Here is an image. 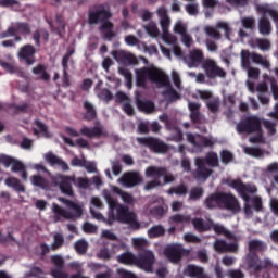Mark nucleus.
<instances>
[{
	"instance_id": "obj_1",
	"label": "nucleus",
	"mask_w": 278,
	"mask_h": 278,
	"mask_svg": "<svg viewBox=\"0 0 278 278\" xmlns=\"http://www.w3.org/2000/svg\"><path fill=\"white\" fill-rule=\"evenodd\" d=\"M204 206L206 210H227V212H231L232 214H239L242 210L238 198L233 193L224 191H216L206 197Z\"/></svg>"
},
{
	"instance_id": "obj_2",
	"label": "nucleus",
	"mask_w": 278,
	"mask_h": 278,
	"mask_svg": "<svg viewBox=\"0 0 278 278\" xmlns=\"http://www.w3.org/2000/svg\"><path fill=\"white\" fill-rule=\"evenodd\" d=\"M112 18V12L105 9H94L88 11V24L89 25H99V31L103 34L104 40H112V38L116 37V33H114V23L110 22Z\"/></svg>"
},
{
	"instance_id": "obj_3",
	"label": "nucleus",
	"mask_w": 278,
	"mask_h": 278,
	"mask_svg": "<svg viewBox=\"0 0 278 278\" xmlns=\"http://www.w3.org/2000/svg\"><path fill=\"white\" fill-rule=\"evenodd\" d=\"M105 201L111 210H116V218L119 223H126L130 225L131 229H140V223L136 219V213L129 211V206H125L118 203V200L114 199L112 194H105Z\"/></svg>"
},
{
	"instance_id": "obj_4",
	"label": "nucleus",
	"mask_w": 278,
	"mask_h": 278,
	"mask_svg": "<svg viewBox=\"0 0 278 278\" xmlns=\"http://www.w3.org/2000/svg\"><path fill=\"white\" fill-rule=\"evenodd\" d=\"M146 177H153L154 179L144 185V190H155V188L175 181V176L166 167L149 166L146 169Z\"/></svg>"
},
{
	"instance_id": "obj_5",
	"label": "nucleus",
	"mask_w": 278,
	"mask_h": 278,
	"mask_svg": "<svg viewBox=\"0 0 278 278\" xmlns=\"http://www.w3.org/2000/svg\"><path fill=\"white\" fill-rule=\"evenodd\" d=\"M59 201L64 203L68 210H73L75 213H71L66 208L60 206L58 203L52 204V212L54 214V222L60 223L61 218H65L66 220H74L75 218H80L84 214L81 206L75 203L73 200H68L66 198H60Z\"/></svg>"
},
{
	"instance_id": "obj_6",
	"label": "nucleus",
	"mask_w": 278,
	"mask_h": 278,
	"mask_svg": "<svg viewBox=\"0 0 278 278\" xmlns=\"http://www.w3.org/2000/svg\"><path fill=\"white\" fill-rule=\"evenodd\" d=\"M256 12L262 14V17L258 20V33L262 36H270L273 34V24L270 20L266 17V14L273 20L276 29H278V11L270 8L268 4H258L256 5Z\"/></svg>"
},
{
	"instance_id": "obj_7",
	"label": "nucleus",
	"mask_w": 278,
	"mask_h": 278,
	"mask_svg": "<svg viewBox=\"0 0 278 278\" xmlns=\"http://www.w3.org/2000/svg\"><path fill=\"white\" fill-rule=\"evenodd\" d=\"M111 55L119 66H138L140 62H143L144 66L141 68H138L137 71H160V68L153 67H147L149 66V60L144 56H136L131 52H127L125 50H113L111 51Z\"/></svg>"
},
{
	"instance_id": "obj_8",
	"label": "nucleus",
	"mask_w": 278,
	"mask_h": 278,
	"mask_svg": "<svg viewBox=\"0 0 278 278\" xmlns=\"http://www.w3.org/2000/svg\"><path fill=\"white\" fill-rule=\"evenodd\" d=\"M230 188L236 190L241 199L245 202L243 212L245 216H253V210L249 201H251V197L249 194H255L257 192V187L253 184H244L240 179H235L229 184Z\"/></svg>"
},
{
	"instance_id": "obj_9",
	"label": "nucleus",
	"mask_w": 278,
	"mask_h": 278,
	"mask_svg": "<svg viewBox=\"0 0 278 278\" xmlns=\"http://www.w3.org/2000/svg\"><path fill=\"white\" fill-rule=\"evenodd\" d=\"M239 134H260L262 131V119L256 115L243 117L236 126Z\"/></svg>"
},
{
	"instance_id": "obj_10",
	"label": "nucleus",
	"mask_w": 278,
	"mask_h": 278,
	"mask_svg": "<svg viewBox=\"0 0 278 278\" xmlns=\"http://www.w3.org/2000/svg\"><path fill=\"white\" fill-rule=\"evenodd\" d=\"M137 142L141 147L149 149L152 153H168V144L157 137H137Z\"/></svg>"
},
{
	"instance_id": "obj_11",
	"label": "nucleus",
	"mask_w": 278,
	"mask_h": 278,
	"mask_svg": "<svg viewBox=\"0 0 278 278\" xmlns=\"http://www.w3.org/2000/svg\"><path fill=\"white\" fill-rule=\"evenodd\" d=\"M51 181L55 188H59L62 194H65L66 197H75V191L73 190L75 175L67 176L56 174L55 176H52Z\"/></svg>"
},
{
	"instance_id": "obj_12",
	"label": "nucleus",
	"mask_w": 278,
	"mask_h": 278,
	"mask_svg": "<svg viewBox=\"0 0 278 278\" xmlns=\"http://www.w3.org/2000/svg\"><path fill=\"white\" fill-rule=\"evenodd\" d=\"M245 263L249 270L253 273H262V270H266V268H270L273 266V262L268 258L260 260V255L254 253H248L245 256Z\"/></svg>"
},
{
	"instance_id": "obj_13",
	"label": "nucleus",
	"mask_w": 278,
	"mask_h": 278,
	"mask_svg": "<svg viewBox=\"0 0 278 278\" xmlns=\"http://www.w3.org/2000/svg\"><path fill=\"white\" fill-rule=\"evenodd\" d=\"M153 264H155V254L151 250H142L137 256V266L146 273H153Z\"/></svg>"
},
{
	"instance_id": "obj_14",
	"label": "nucleus",
	"mask_w": 278,
	"mask_h": 278,
	"mask_svg": "<svg viewBox=\"0 0 278 278\" xmlns=\"http://www.w3.org/2000/svg\"><path fill=\"white\" fill-rule=\"evenodd\" d=\"M156 14L160 18V25L161 29L163 31V40H166L167 42H170L175 40V37L170 35V17L168 16V10H166L164 7H161L157 9Z\"/></svg>"
},
{
	"instance_id": "obj_15",
	"label": "nucleus",
	"mask_w": 278,
	"mask_h": 278,
	"mask_svg": "<svg viewBox=\"0 0 278 278\" xmlns=\"http://www.w3.org/2000/svg\"><path fill=\"white\" fill-rule=\"evenodd\" d=\"M195 167L197 168L192 172V177L197 179V181H207L214 174V169L207 168L205 159L203 157L195 159Z\"/></svg>"
},
{
	"instance_id": "obj_16",
	"label": "nucleus",
	"mask_w": 278,
	"mask_h": 278,
	"mask_svg": "<svg viewBox=\"0 0 278 278\" xmlns=\"http://www.w3.org/2000/svg\"><path fill=\"white\" fill-rule=\"evenodd\" d=\"M17 58L20 62H23L26 66H34V64H36V48L29 43L21 47Z\"/></svg>"
},
{
	"instance_id": "obj_17",
	"label": "nucleus",
	"mask_w": 278,
	"mask_h": 278,
	"mask_svg": "<svg viewBox=\"0 0 278 278\" xmlns=\"http://www.w3.org/2000/svg\"><path fill=\"white\" fill-rule=\"evenodd\" d=\"M184 253H186V250H184V245L181 244H172L164 249V255L172 264H179L184 257Z\"/></svg>"
},
{
	"instance_id": "obj_18",
	"label": "nucleus",
	"mask_w": 278,
	"mask_h": 278,
	"mask_svg": "<svg viewBox=\"0 0 278 278\" xmlns=\"http://www.w3.org/2000/svg\"><path fill=\"white\" fill-rule=\"evenodd\" d=\"M188 110L190 112L189 118L197 125V129H199V125H203L205 123V116L201 114V103L199 102H189Z\"/></svg>"
},
{
	"instance_id": "obj_19",
	"label": "nucleus",
	"mask_w": 278,
	"mask_h": 278,
	"mask_svg": "<svg viewBox=\"0 0 278 278\" xmlns=\"http://www.w3.org/2000/svg\"><path fill=\"white\" fill-rule=\"evenodd\" d=\"M213 249L216 253H238L240 247L238 245V241L227 243V241L223 239H217L213 243Z\"/></svg>"
},
{
	"instance_id": "obj_20",
	"label": "nucleus",
	"mask_w": 278,
	"mask_h": 278,
	"mask_svg": "<svg viewBox=\"0 0 278 278\" xmlns=\"http://www.w3.org/2000/svg\"><path fill=\"white\" fill-rule=\"evenodd\" d=\"M148 79H150L152 84H156L157 88H166V86L168 88L170 86V79L164 72L149 71Z\"/></svg>"
},
{
	"instance_id": "obj_21",
	"label": "nucleus",
	"mask_w": 278,
	"mask_h": 278,
	"mask_svg": "<svg viewBox=\"0 0 278 278\" xmlns=\"http://www.w3.org/2000/svg\"><path fill=\"white\" fill-rule=\"evenodd\" d=\"M189 68H199L205 60V54L201 49H194L189 52V55L185 59Z\"/></svg>"
},
{
	"instance_id": "obj_22",
	"label": "nucleus",
	"mask_w": 278,
	"mask_h": 278,
	"mask_svg": "<svg viewBox=\"0 0 278 278\" xmlns=\"http://www.w3.org/2000/svg\"><path fill=\"white\" fill-rule=\"evenodd\" d=\"M0 163L3 164L5 168L12 166V173H21V170H25V164H23V162L5 154L0 155Z\"/></svg>"
},
{
	"instance_id": "obj_23",
	"label": "nucleus",
	"mask_w": 278,
	"mask_h": 278,
	"mask_svg": "<svg viewBox=\"0 0 278 278\" xmlns=\"http://www.w3.org/2000/svg\"><path fill=\"white\" fill-rule=\"evenodd\" d=\"M80 136L85 138H101V136H108V132L103 131V126H94L92 128L88 126H83L80 129Z\"/></svg>"
},
{
	"instance_id": "obj_24",
	"label": "nucleus",
	"mask_w": 278,
	"mask_h": 278,
	"mask_svg": "<svg viewBox=\"0 0 278 278\" xmlns=\"http://www.w3.org/2000/svg\"><path fill=\"white\" fill-rule=\"evenodd\" d=\"M45 160L50 164V166H60L63 172L71 170L68 163L53 154V152L47 153L45 155Z\"/></svg>"
},
{
	"instance_id": "obj_25",
	"label": "nucleus",
	"mask_w": 278,
	"mask_h": 278,
	"mask_svg": "<svg viewBox=\"0 0 278 278\" xmlns=\"http://www.w3.org/2000/svg\"><path fill=\"white\" fill-rule=\"evenodd\" d=\"M249 253L257 255V253H266L268 244L260 239H253L248 242Z\"/></svg>"
},
{
	"instance_id": "obj_26",
	"label": "nucleus",
	"mask_w": 278,
	"mask_h": 278,
	"mask_svg": "<svg viewBox=\"0 0 278 278\" xmlns=\"http://www.w3.org/2000/svg\"><path fill=\"white\" fill-rule=\"evenodd\" d=\"M122 181L128 188H134L138 184H142V176L136 172H128L122 177Z\"/></svg>"
},
{
	"instance_id": "obj_27",
	"label": "nucleus",
	"mask_w": 278,
	"mask_h": 278,
	"mask_svg": "<svg viewBox=\"0 0 278 278\" xmlns=\"http://www.w3.org/2000/svg\"><path fill=\"white\" fill-rule=\"evenodd\" d=\"M253 55H257V53L250 52L249 50L241 51V66L244 68V71H260V68L251 66V62H253Z\"/></svg>"
},
{
	"instance_id": "obj_28",
	"label": "nucleus",
	"mask_w": 278,
	"mask_h": 278,
	"mask_svg": "<svg viewBox=\"0 0 278 278\" xmlns=\"http://www.w3.org/2000/svg\"><path fill=\"white\" fill-rule=\"evenodd\" d=\"M118 264H124L125 266H137L138 256L131 252H124L116 257Z\"/></svg>"
},
{
	"instance_id": "obj_29",
	"label": "nucleus",
	"mask_w": 278,
	"mask_h": 278,
	"mask_svg": "<svg viewBox=\"0 0 278 278\" xmlns=\"http://www.w3.org/2000/svg\"><path fill=\"white\" fill-rule=\"evenodd\" d=\"M192 225L197 231L200 233H205V231H212V220L205 222L203 218L192 219Z\"/></svg>"
},
{
	"instance_id": "obj_30",
	"label": "nucleus",
	"mask_w": 278,
	"mask_h": 278,
	"mask_svg": "<svg viewBox=\"0 0 278 278\" xmlns=\"http://www.w3.org/2000/svg\"><path fill=\"white\" fill-rule=\"evenodd\" d=\"M198 142L195 149H212L216 144L214 137H205L203 135H197Z\"/></svg>"
},
{
	"instance_id": "obj_31",
	"label": "nucleus",
	"mask_w": 278,
	"mask_h": 278,
	"mask_svg": "<svg viewBox=\"0 0 278 278\" xmlns=\"http://www.w3.org/2000/svg\"><path fill=\"white\" fill-rule=\"evenodd\" d=\"M211 229H213L217 236H225V238L228 240H237V237L233 235V232L227 230V228L220 224H214V222H212Z\"/></svg>"
},
{
	"instance_id": "obj_32",
	"label": "nucleus",
	"mask_w": 278,
	"mask_h": 278,
	"mask_svg": "<svg viewBox=\"0 0 278 278\" xmlns=\"http://www.w3.org/2000/svg\"><path fill=\"white\" fill-rule=\"evenodd\" d=\"M136 103L139 112H146V114L155 112V104L152 101L137 99Z\"/></svg>"
},
{
	"instance_id": "obj_33",
	"label": "nucleus",
	"mask_w": 278,
	"mask_h": 278,
	"mask_svg": "<svg viewBox=\"0 0 278 278\" xmlns=\"http://www.w3.org/2000/svg\"><path fill=\"white\" fill-rule=\"evenodd\" d=\"M160 121H162V123H166V127L167 129H169L170 131H176L177 136H178V140H184V132L181 131V128H179V126L172 124L168 121V115L163 114L160 117Z\"/></svg>"
},
{
	"instance_id": "obj_34",
	"label": "nucleus",
	"mask_w": 278,
	"mask_h": 278,
	"mask_svg": "<svg viewBox=\"0 0 278 278\" xmlns=\"http://www.w3.org/2000/svg\"><path fill=\"white\" fill-rule=\"evenodd\" d=\"M30 182L36 188H40L41 190H49V180L40 175H33L30 177Z\"/></svg>"
},
{
	"instance_id": "obj_35",
	"label": "nucleus",
	"mask_w": 278,
	"mask_h": 278,
	"mask_svg": "<svg viewBox=\"0 0 278 278\" xmlns=\"http://www.w3.org/2000/svg\"><path fill=\"white\" fill-rule=\"evenodd\" d=\"M5 186L13 188L15 192H25V185L21 182L18 178L9 177L5 179Z\"/></svg>"
},
{
	"instance_id": "obj_36",
	"label": "nucleus",
	"mask_w": 278,
	"mask_h": 278,
	"mask_svg": "<svg viewBox=\"0 0 278 278\" xmlns=\"http://www.w3.org/2000/svg\"><path fill=\"white\" fill-rule=\"evenodd\" d=\"M113 191L115 192V194H118L121 197L122 201H124L126 205H134V203L136 202V199H134V195L131 193L123 191V189L118 187H114Z\"/></svg>"
},
{
	"instance_id": "obj_37",
	"label": "nucleus",
	"mask_w": 278,
	"mask_h": 278,
	"mask_svg": "<svg viewBox=\"0 0 278 278\" xmlns=\"http://www.w3.org/2000/svg\"><path fill=\"white\" fill-rule=\"evenodd\" d=\"M84 109L86 110V113L84 115L85 121H94V118H97V109H94V105H92V103L85 101Z\"/></svg>"
},
{
	"instance_id": "obj_38",
	"label": "nucleus",
	"mask_w": 278,
	"mask_h": 278,
	"mask_svg": "<svg viewBox=\"0 0 278 278\" xmlns=\"http://www.w3.org/2000/svg\"><path fill=\"white\" fill-rule=\"evenodd\" d=\"M203 71H223L214 59L206 58L201 64Z\"/></svg>"
},
{
	"instance_id": "obj_39",
	"label": "nucleus",
	"mask_w": 278,
	"mask_h": 278,
	"mask_svg": "<svg viewBox=\"0 0 278 278\" xmlns=\"http://www.w3.org/2000/svg\"><path fill=\"white\" fill-rule=\"evenodd\" d=\"M204 162L211 166V168H218L220 166V162L218 161V153L216 152H208Z\"/></svg>"
},
{
	"instance_id": "obj_40",
	"label": "nucleus",
	"mask_w": 278,
	"mask_h": 278,
	"mask_svg": "<svg viewBox=\"0 0 278 278\" xmlns=\"http://www.w3.org/2000/svg\"><path fill=\"white\" fill-rule=\"evenodd\" d=\"M167 194H177L178 197H186V194H188V187L185 184H181L176 187H170L167 190Z\"/></svg>"
},
{
	"instance_id": "obj_41",
	"label": "nucleus",
	"mask_w": 278,
	"mask_h": 278,
	"mask_svg": "<svg viewBox=\"0 0 278 278\" xmlns=\"http://www.w3.org/2000/svg\"><path fill=\"white\" fill-rule=\"evenodd\" d=\"M15 26L17 34H21V36H29L31 34V25L27 22H17Z\"/></svg>"
},
{
	"instance_id": "obj_42",
	"label": "nucleus",
	"mask_w": 278,
	"mask_h": 278,
	"mask_svg": "<svg viewBox=\"0 0 278 278\" xmlns=\"http://www.w3.org/2000/svg\"><path fill=\"white\" fill-rule=\"evenodd\" d=\"M164 233H166V229L162 225L153 226L148 230L149 238H160Z\"/></svg>"
},
{
	"instance_id": "obj_43",
	"label": "nucleus",
	"mask_w": 278,
	"mask_h": 278,
	"mask_svg": "<svg viewBox=\"0 0 278 278\" xmlns=\"http://www.w3.org/2000/svg\"><path fill=\"white\" fill-rule=\"evenodd\" d=\"M74 186L80 190H88L90 188V179L87 177H76L74 176Z\"/></svg>"
},
{
	"instance_id": "obj_44",
	"label": "nucleus",
	"mask_w": 278,
	"mask_h": 278,
	"mask_svg": "<svg viewBox=\"0 0 278 278\" xmlns=\"http://www.w3.org/2000/svg\"><path fill=\"white\" fill-rule=\"evenodd\" d=\"M164 97H167V99L172 102L178 101V99H181V96L177 90L173 88V86H168L165 91H163Z\"/></svg>"
},
{
	"instance_id": "obj_45",
	"label": "nucleus",
	"mask_w": 278,
	"mask_h": 278,
	"mask_svg": "<svg viewBox=\"0 0 278 278\" xmlns=\"http://www.w3.org/2000/svg\"><path fill=\"white\" fill-rule=\"evenodd\" d=\"M74 249L78 255H86V252L88 251V242L84 239L78 240L75 242Z\"/></svg>"
},
{
	"instance_id": "obj_46",
	"label": "nucleus",
	"mask_w": 278,
	"mask_h": 278,
	"mask_svg": "<svg viewBox=\"0 0 278 278\" xmlns=\"http://www.w3.org/2000/svg\"><path fill=\"white\" fill-rule=\"evenodd\" d=\"M253 63L260 64L261 66H263V68H265L267 71L270 68V61H268V59L262 56V54H254Z\"/></svg>"
},
{
	"instance_id": "obj_47",
	"label": "nucleus",
	"mask_w": 278,
	"mask_h": 278,
	"mask_svg": "<svg viewBox=\"0 0 278 278\" xmlns=\"http://www.w3.org/2000/svg\"><path fill=\"white\" fill-rule=\"evenodd\" d=\"M147 34L151 36V38H157L160 36V28H157V24L155 22H150L148 25L144 27Z\"/></svg>"
},
{
	"instance_id": "obj_48",
	"label": "nucleus",
	"mask_w": 278,
	"mask_h": 278,
	"mask_svg": "<svg viewBox=\"0 0 278 278\" xmlns=\"http://www.w3.org/2000/svg\"><path fill=\"white\" fill-rule=\"evenodd\" d=\"M206 108L212 112V114H216L220 108V99L213 98L212 100L206 101Z\"/></svg>"
},
{
	"instance_id": "obj_49",
	"label": "nucleus",
	"mask_w": 278,
	"mask_h": 278,
	"mask_svg": "<svg viewBox=\"0 0 278 278\" xmlns=\"http://www.w3.org/2000/svg\"><path fill=\"white\" fill-rule=\"evenodd\" d=\"M204 192L203 187H193L189 192L190 201H199V199L203 197Z\"/></svg>"
},
{
	"instance_id": "obj_50",
	"label": "nucleus",
	"mask_w": 278,
	"mask_h": 278,
	"mask_svg": "<svg viewBox=\"0 0 278 278\" xmlns=\"http://www.w3.org/2000/svg\"><path fill=\"white\" fill-rule=\"evenodd\" d=\"M243 151L245 155H250L251 157H262L264 155V152L260 148L245 147Z\"/></svg>"
},
{
	"instance_id": "obj_51",
	"label": "nucleus",
	"mask_w": 278,
	"mask_h": 278,
	"mask_svg": "<svg viewBox=\"0 0 278 278\" xmlns=\"http://www.w3.org/2000/svg\"><path fill=\"white\" fill-rule=\"evenodd\" d=\"M204 31L208 38H214V40H220V38H223L220 31H218V29H216L214 26H206Z\"/></svg>"
},
{
	"instance_id": "obj_52",
	"label": "nucleus",
	"mask_w": 278,
	"mask_h": 278,
	"mask_svg": "<svg viewBox=\"0 0 278 278\" xmlns=\"http://www.w3.org/2000/svg\"><path fill=\"white\" fill-rule=\"evenodd\" d=\"M147 74H149V71H137V86L139 88L147 87Z\"/></svg>"
},
{
	"instance_id": "obj_53",
	"label": "nucleus",
	"mask_w": 278,
	"mask_h": 278,
	"mask_svg": "<svg viewBox=\"0 0 278 278\" xmlns=\"http://www.w3.org/2000/svg\"><path fill=\"white\" fill-rule=\"evenodd\" d=\"M241 25L244 29H250V30L255 29V17L248 16V17L241 18Z\"/></svg>"
},
{
	"instance_id": "obj_54",
	"label": "nucleus",
	"mask_w": 278,
	"mask_h": 278,
	"mask_svg": "<svg viewBox=\"0 0 278 278\" xmlns=\"http://www.w3.org/2000/svg\"><path fill=\"white\" fill-rule=\"evenodd\" d=\"M219 155L225 166H227V164H231V162L233 161V153H231V151L229 150H222Z\"/></svg>"
},
{
	"instance_id": "obj_55",
	"label": "nucleus",
	"mask_w": 278,
	"mask_h": 278,
	"mask_svg": "<svg viewBox=\"0 0 278 278\" xmlns=\"http://www.w3.org/2000/svg\"><path fill=\"white\" fill-rule=\"evenodd\" d=\"M97 96L99 99H101V101H105V103H110V101L114 99L112 91H110L109 89H101Z\"/></svg>"
},
{
	"instance_id": "obj_56",
	"label": "nucleus",
	"mask_w": 278,
	"mask_h": 278,
	"mask_svg": "<svg viewBox=\"0 0 278 278\" xmlns=\"http://www.w3.org/2000/svg\"><path fill=\"white\" fill-rule=\"evenodd\" d=\"M61 247H64V237L60 233L54 235V241L51 244L50 249L52 251H58V249H61Z\"/></svg>"
},
{
	"instance_id": "obj_57",
	"label": "nucleus",
	"mask_w": 278,
	"mask_h": 278,
	"mask_svg": "<svg viewBox=\"0 0 278 278\" xmlns=\"http://www.w3.org/2000/svg\"><path fill=\"white\" fill-rule=\"evenodd\" d=\"M263 125L267 130L268 136H275L277 134V124L271 121L265 119L263 121Z\"/></svg>"
},
{
	"instance_id": "obj_58",
	"label": "nucleus",
	"mask_w": 278,
	"mask_h": 278,
	"mask_svg": "<svg viewBox=\"0 0 278 278\" xmlns=\"http://www.w3.org/2000/svg\"><path fill=\"white\" fill-rule=\"evenodd\" d=\"M51 276L53 278H68V273L64 271V268L51 269Z\"/></svg>"
},
{
	"instance_id": "obj_59",
	"label": "nucleus",
	"mask_w": 278,
	"mask_h": 278,
	"mask_svg": "<svg viewBox=\"0 0 278 278\" xmlns=\"http://www.w3.org/2000/svg\"><path fill=\"white\" fill-rule=\"evenodd\" d=\"M83 231L85 233H97V231H99V228L94 224L86 222L83 225Z\"/></svg>"
},
{
	"instance_id": "obj_60",
	"label": "nucleus",
	"mask_w": 278,
	"mask_h": 278,
	"mask_svg": "<svg viewBox=\"0 0 278 278\" xmlns=\"http://www.w3.org/2000/svg\"><path fill=\"white\" fill-rule=\"evenodd\" d=\"M172 223H190V216L176 214L170 217Z\"/></svg>"
},
{
	"instance_id": "obj_61",
	"label": "nucleus",
	"mask_w": 278,
	"mask_h": 278,
	"mask_svg": "<svg viewBox=\"0 0 278 278\" xmlns=\"http://www.w3.org/2000/svg\"><path fill=\"white\" fill-rule=\"evenodd\" d=\"M51 263L56 266L55 268H64V258L61 255L51 256Z\"/></svg>"
},
{
	"instance_id": "obj_62",
	"label": "nucleus",
	"mask_w": 278,
	"mask_h": 278,
	"mask_svg": "<svg viewBox=\"0 0 278 278\" xmlns=\"http://www.w3.org/2000/svg\"><path fill=\"white\" fill-rule=\"evenodd\" d=\"M270 88H271V93L275 99V101H278V84L275 78H270Z\"/></svg>"
},
{
	"instance_id": "obj_63",
	"label": "nucleus",
	"mask_w": 278,
	"mask_h": 278,
	"mask_svg": "<svg viewBox=\"0 0 278 278\" xmlns=\"http://www.w3.org/2000/svg\"><path fill=\"white\" fill-rule=\"evenodd\" d=\"M228 277L229 278H244V271L241 269H229Z\"/></svg>"
},
{
	"instance_id": "obj_64",
	"label": "nucleus",
	"mask_w": 278,
	"mask_h": 278,
	"mask_svg": "<svg viewBox=\"0 0 278 278\" xmlns=\"http://www.w3.org/2000/svg\"><path fill=\"white\" fill-rule=\"evenodd\" d=\"M118 275L121 278H138L136 274L128 271L127 269H118Z\"/></svg>"
}]
</instances>
